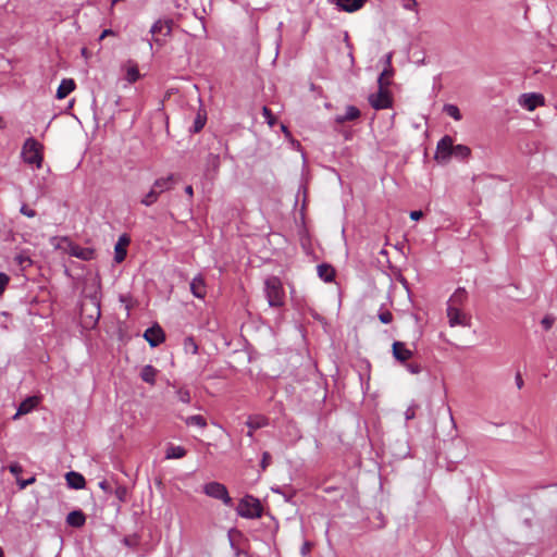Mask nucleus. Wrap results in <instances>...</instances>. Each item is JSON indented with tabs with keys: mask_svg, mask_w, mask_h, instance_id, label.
I'll use <instances>...</instances> for the list:
<instances>
[{
	"mask_svg": "<svg viewBox=\"0 0 557 557\" xmlns=\"http://www.w3.org/2000/svg\"><path fill=\"white\" fill-rule=\"evenodd\" d=\"M264 293L270 307L280 308L284 305L285 293L283 284L277 276H269L264 281Z\"/></svg>",
	"mask_w": 557,
	"mask_h": 557,
	"instance_id": "nucleus-1",
	"label": "nucleus"
},
{
	"mask_svg": "<svg viewBox=\"0 0 557 557\" xmlns=\"http://www.w3.org/2000/svg\"><path fill=\"white\" fill-rule=\"evenodd\" d=\"M21 154L24 162L36 165V169H40L42 162V145L37 139L34 137L27 138L23 145Z\"/></svg>",
	"mask_w": 557,
	"mask_h": 557,
	"instance_id": "nucleus-2",
	"label": "nucleus"
},
{
	"mask_svg": "<svg viewBox=\"0 0 557 557\" xmlns=\"http://www.w3.org/2000/svg\"><path fill=\"white\" fill-rule=\"evenodd\" d=\"M236 511L243 518L258 519L261 518L263 508L258 498L246 495L239 500Z\"/></svg>",
	"mask_w": 557,
	"mask_h": 557,
	"instance_id": "nucleus-3",
	"label": "nucleus"
},
{
	"mask_svg": "<svg viewBox=\"0 0 557 557\" xmlns=\"http://www.w3.org/2000/svg\"><path fill=\"white\" fill-rule=\"evenodd\" d=\"M81 313L86 321V324L89 326L95 325L101 313H100V301L96 295L89 296L86 298L81 306Z\"/></svg>",
	"mask_w": 557,
	"mask_h": 557,
	"instance_id": "nucleus-4",
	"label": "nucleus"
},
{
	"mask_svg": "<svg viewBox=\"0 0 557 557\" xmlns=\"http://www.w3.org/2000/svg\"><path fill=\"white\" fill-rule=\"evenodd\" d=\"M202 492L211 498L221 500L227 507L233 506V499L230 496L226 486L220 482L212 481L205 484Z\"/></svg>",
	"mask_w": 557,
	"mask_h": 557,
	"instance_id": "nucleus-5",
	"label": "nucleus"
},
{
	"mask_svg": "<svg viewBox=\"0 0 557 557\" xmlns=\"http://www.w3.org/2000/svg\"><path fill=\"white\" fill-rule=\"evenodd\" d=\"M173 176H166V177H160L158 178L151 189L149 190V193L141 199V203L149 207L151 205H153L157 200H158V197L165 190H169L172 188V184H173Z\"/></svg>",
	"mask_w": 557,
	"mask_h": 557,
	"instance_id": "nucleus-6",
	"label": "nucleus"
},
{
	"mask_svg": "<svg viewBox=\"0 0 557 557\" xmlns=\"http://www.w3.org/2000/svg\"><path fill=\"white\" fill-rule=\"evenodd\" d=\"M371 107L375 110L387 109L392 107V95L388 87L379 86L375 94H371L368 98Z\"/></svg>",
	"mask_w": 557,
	"mask_h": 557,
	"instance_id": "nucleus-7",
	"label": "nucleus"
},
{
	"mask_svg": "<svg viewBox=\"0 0 557 557\" xmlns=\"http://www.w3.org/2000/svg\"><path fill=\"white\" fill-rule=\"evenodd\" d=\"M454 140L450 136H444L436 146L435 159L438 163H447L453 156Z\"/></svg>",
	"mask_w": 557,
	"mask_h": 557,
	"instance_id": "nucleus-8",
	"label": "nucleus"
},
{
	"mask_svg": "<svg viewBox=\"0 0 557 557\" xmlns=\"http://www.w3.org/2000/svg\"><path fill=\"white\" fill-rule=\"evenodd\" d=\"M64 243H66L64 250L67 255L76 257L84 261H89L94 259L95 249L89 247H81L79 245L69 240L67 238H64Z\"/></svg>",
	"mask_w": 557,
	"mask_h": 557,
	"instance_id": "nucleus-9",
	"label": "nucleus"
},
{
	"mask_svg": "<svg viewBox=\"0 0 557 557\" xmlns=\"http://www.w3.org/2000/svg\"><path fill=\"white\" fill-rule=\"evenodd\" d=\"M447 318L448 323L451 327L454 326H470L471 317L465 313L459 307L447 306Z\"/></svg>",
	"mask_w": 557,
	"mask_h": 557,
	"instance_id": "nucleus-10",
	"label": "nucleus"
},
{
	"mask_svg": "<svg viewBox=\"0 0 557 557\" xmlns=\"http://www.w3.org/2000/svg\"><path fill=\"white\" fill-rule=\"evenodd\" d=\"M144 338L151 347H157L165 339V334L162 327L158 324L148 327L144 333Z\"/></svg>",
	"mask_w": 557,
	"mask_h": 557,
	"instance_id": "nucleus-11",
	"label": "nucleus"
},
{
	"mask_svg": "<svg viewBox=\"0 0 557 557\" xmlns=\"http://www.w3.org/2000/svg\"><path fill=\"white\" fill-rule=\"evenodd\" d=\"M519 103L529 111L535 110L539 106L544 104V97L541 94H523L519 98Z\"/></svg>",
	"mask_w": 557,
	"mask_h": 557,
	"instance_id": "nucleus-12",
	"label": "nucleus"
},
{
	"mask_svg": "<svg viewBox=\"0 0 557 557\" xmlns=\"http://www.w3.org/2000/svg\"><path fill=\"white\" fill-rule=\"evenodd\" d=\"M392 352L393 357L401 363H405L413 356V352L406 347V344L399 341L393 343Z\"/></svg>",
	"mask_w": 557,
	"mask_h": 557,
	"instance_id": "nucleus-13",
	"label": "nucleus"
},
{
	"mask_svg": "<svg viewBox=\"0 0 557 557\" xmlns=\"http://www.w3.org/2000/svg\"><path fill=\"white\" fill-rule=\"evenodd\" d=\"M246 425L249 429L247 436L252 438L253 431L269 425V419L262 414H251L248 417Z\"/></svg>",
	"mask_w": 557,
	"mask_h": 557,
	"instance_id": "nucleus-14",
	"label": "nucleus"
},
{
	"mask_svg": "<svg viewBox=\"0 0 557 557\" xmlns=\"http://www.w3.org/2000/svg\"><path fill=\"white\" fill-rule=\"evenodd\" d=\"M331 3L335 4L339 10L348 13L356 12L360 10L367 0H329Z\"/></svg>",
	"mask_w": 557,
	"mask_h": 557,
	"instance_id": "nucleus-15",
	"label": "nucleus"
},
{
	"mask_svg": "<svg viewBox=\"0 0 557 557\" xmlns=\"http://www.w3.org/2000/svg\"><path fill=\"white\" fill-rule=\"evenodd\" d=\"M172 25H173L172 20H158L152 24V26L150 28V33L154 36L156 35H163L164 37L170 36L172 33Z\"/></svg>",
	"mask_w": 557,
	"mask_h": 557,
	"instance_id": "nucleus-16",
	"label": "nucleus"
},
{
	"mask_svg": "<svg viewBox=\"0 0 557 557\" xmlns=\"http://www.w3.org/2000/svg\"><path fill=\"white\" fill-rule=\"evenodd\" d=\"M66 484L70 488L82 490L86 485L85 478L76 471H70L65 474Z\"/></svg>",
	"mask_w": 557,
	"mask_h": 557,
	"instance_id": "nucleus-17",
	"label": "nucleus"
},
{
	"mask_svg": "<svg viewBox=\"0 0 557 557\" xmlns=\"http://www.w3.org/2000/svg\"><path fill=\"white\" fill-rule=\"evenodd\" d=\"M76 87L74 79L72 78H63L57 89V98L64 99L66 98Z\"/></svg>",
	"mask_w": 557,
	"mask_h": 557,
	"instance_id": "nucleus-18",
	"label": "nucleus"
},
{
	"mask_svg": "<svg viewBox=\"0 0 557 557\" xmlns=\"http://www.w3.org/2000/svg\"><path fill=\"white\" fill-rule=\"evenodd\" d=\"M190 292L197 298H205L207 290L205 280L201 275H198L193 278V281L190 282Z\"/></svg>",
	"mask_w": 557,
	"mask_h": 557,
	"instance_id": "nucleus-19",
	"label": "nucleus"
},
{
	"mask_svg": "<svg viewBox=\"0 0 557 557\" xmlns=\"http://www.w3.org/2000/svg\"><path fill=\"white\" fill-rule=\"evenodd\" d=\"M86 522V516L82 510H73L66 516V523L73 528H82Z\"/></svg>",
	"mask_w": 557,
	"mask_h": 557,
	"instance_id": "nucleus-20",
	"label": "nucleus"
},
{
	"mask_svg": "<svg viewBox=\"0 0 557 557\" xmlns=\"http://www.w3.org/2000/svg\"><path fill=\"white\" fill-rule=\"evenodd\" d=\"M468 298V293L465 288L459 287L450 296L447 306L461 308Z\"/></svg>",
	"mask_w": 557,
	"mask_h": 557,
	"instance_id": "nucleus-21",
	"label": "nucleus"
},
{
	"mask_svg": "<svg viewBox=\"0 0 557 557\" xmlns=\"http://www.w3.org/2000/svg\"><path fill=\"white\" fill-rule=\"evenodd\" d=\"M318 275L326 283L333 282L335 278V269L329 263H321L317 267Z\"/></svg>",
	"mask_w": 557,
	"mask_h": 557,
	"instance_id": "nucleus-22",
	"label": "nucleus"
},
{
	"mask_svg": "<svg viewBox=\"0 0 557 557\" xmlns=\"http://www.w3.org/2000/svg\"><path fill=\"white\" fill-rule=\"evenodd\" d=\"M360 110L355 106H348L346 108V112L343 115H337L335 117V122L338 124H343L348 121H355L360 117Z\"/></svg>",
	"mask_w": 557,
	"mask_h": 557,
	"instance_id": "nucleus-23",
	"label": "nucleus"
},
{
	"mask_svg": "<svg viewBox=\"0 0 557 557\" xmlns=\"http://www.w3.org/2000/svg\"><path fill=\"white\" fill-rule=\"evenodd\" d=\"M37 398L36 397H28L25 400H23L20 406L17 407V411L14 414V419L18 418L20 416L26 414L30 412L36 406H37Z\"/></svg>",
	"mask_w": 557,
	"mask_h": 557,
	"instance_id": "nucleus-24",
	"label": "nucleus"
},
{
	"mask_svg": "<svg viewBox=\"0 0 557 557\" xmlns=\"http://www.w3.org/2000/svg\"><path fill=\"white\" fill-rule=\"evenodd\" d=\"M129 243V239L123 235L119 238V242L116 243L115 245V255H114V260L115 262L120 263L122 262L125 257H126V248L125 246L128 245Z\"/></svg>",
	"mask_w": 557,
	"mask_h": 557,
	"instance_id": "nucleus-25",
	"label": "nucleus"
},
{
	"mask_svg": "<svg viewBox=\"0 0 557 557\" xmlns=\"http://www.w3.org/2000/svg\"><path fill=\"white\" fill-rule=\"evenodd\" d=\"M157 374L158 370L151 364H147L140 371V379L150 385H154Z\"/></svg>",
	"mask_w": 557,
	"mask_h": 557,
	"instance_id": "nucleus-26",
	"label": "nucleus"
},
{
	"mask_svg": "<svg viewBox=\"0 0 557 557\" xmlns=\"http://www.w3.org/2000/svg\"><path fill=\"white\" fill-rule=\"evenodd\" d=\"M207 112L203 109H199L193 123L191 132L199 133L206 125Z\"/></svg>",
	"mask_w": 557,
	"mask_h": 557,
	"instance_id": "nucleus-27",
	"label": "nucleus"
},
{
	"mask_svg": "<svg viewBox=\"0 0 557 557\" xmlns=\"http://www.w3.org/2000/svg\"><path fill=\"white\" fill-rule=\"evenodd\" d=\"M186 449L183 446H174L170 445L166 448L165 458L166 459H180L186 456Z\"/></svg>",
	"mask_w": 557,
	"mask_h": 557,
	"instance_id": "nucleus-28",
	"label": "nucleus"
},
{
	"mask_svg": "<svg viewBox=\"0 0 557 557\" xmlns=\"http://www.w3.org/2000/svg\"><path fill=\"white\" fill-rule=\"evenodd\" d=\"M471 153V150L468 146L465 145H454L453 156L457 160H466Z\"/></svg>",
	"mask_w": 557,
	"mask_h": 557,
	"instance_id": "nucleus-29",
	"label": "nucleus"
},
{
	"mask_svg": "<svg viewBox=\"0 0 557 557\" xmlns=\"http://www.w3.org/2000/svg\"><path fill=\"white\" fill-rule=\"evenodd\" d=\"M220 163L221 158L219 154L209 153L206 160V171L216 172L219 170Z\"/></svg>",
	"mask_w": 557,
	"mask_h": 557,
	"instance_id": "nucleus-30",
	"label": "nucleus"
},
{
	"mask_svg": "<svg viewBox=\"0 0 557 557\" xmlns=\"http://www.w3.org/2000/svg\"><path fill=\"white\" fill-rule=\"evenodd\" d=\"M185 422L187 425H197L202 429L207 426L206 419L200 414L190 416L186 418Z\"/></svg>",
	"mask_w": 557,
	"mask_h": 557,
	"instance_id": "nucleus-31",
	"label": "nucleus"
},
{
	"mask_svg": "<svg viewBox=\"0 0 557 557\" xmlns=\"http://www.w3.org/2000/svg\"><path fill=\"white\" fill-rule=\"evenodd\" d=\"M393 75V69H384L377 78L379 86L388 87L391 82L389 77Z\"/></svg>",
	"mask_w": 557,
	"mask_h": 557,
	"instance_id": "nucleus-32",
	"label": "nucleus"
},
{
	"mask_svg": "<svg viewBox=\"0 0 557 557\" xmlns=\"http://www.w3.org/2000/svg\"><path fill=\"white\" fill-rule=\"evenodd\" d=\"M444 112L451 116L454 120L459 121L461 120V113L457 106L455 104H445L444 106Z\"/></svg>",
	"mask_w": 557,
	"mask_h": 557,
	"instance_id": "nucleus-33",
	"label": "nucleus"
},
{
	"mask_svg": "<svg viewBox=\"0 0 557 557\" xmlns=\"http://www.w3.org/2000/svg\"><path fill=\"white\" fill-rule=\"evenodd\" d=\"M184 349L187 352L196 355L198 352V345L196 344V342L193 337H186L184 339Z\"/></svg>",
	"mask_w": 557,
	"mask_h": 557,
	"instance_id": "nucleus-34",
	"label": "nucleus"
},
{
	"mask_svg": "<svg viewBox=\"0 0 557 557\" xmlns=\"http://www.w3.org/2000/svg\"><path fill=\"white\" fill-rule=\"evenodd\" d=\"M139 78V71L136 64L131 65L126 72V79L129 83H135Z\"/></svg>",
	"mask_w": 557,
	"mask_h": 557,
	"instance_id": "nucleus-35",
	"label": "nucleus"
},
{
	"mask_svg": "<svg viewBox=\"0 0 557 557\" xmlns=\"http://www.w3.org/2000/svg\"><path fill=\"white\" fill-rule=\"evenodd\" d=\"M262 114L264 119L267 120L268 124L272 127L274 126L276 119L273 115L272 111L268 107L262 108Z\"/></svg>",
	"mask_w": 557,
	"mask_h": 557,
	"instance_id": "nucleus-36",
	"label": "nucleus"
},
{
	"mask_svg": "<svg viewBox=\"0 0 557 557\" xmlns=\"http://www.w3.org/2000/svg\"><path fill=\"white\" fill-rule=\"evenodd\" d=\"M377 318L384 324H388L393 321V314L388 310H381L377 314Z\"/></svg>",
	"mask_w": 557,
	"mask_h": 557,
	"instance_id": "nucleus-37",
	"label": "nucleus"
},
{
	"mask_svg": "<svg viewBox=\"0 0 557 557\" xmlns=\"http://www.w3.org/2000/svg\"><path fill=\"white\" fill-rule=\"evenodd\" d=\"M555 323V318L550 314H546L542 320L541 324L544 327L545 331H548L552 329V326Z\"/></svg>",
	"mask_w": 557,
	"mask_h": 557,
	"instance_id": "nucleus-38",
	"label": "nucleus"
},
{
	"mask_svg": "<svg viewBox=\"0 0 557 557\" xmlns=\"http://www.w3.org/2000/svg\"><path fill=\"white\" fill-rule=\"evenodd\" d=\"M114 494L120 502H125L127 496V488L123 485H119L115 488Z\"/></svg>",
	"mask_w": 557,
	"mask_h": 557,
	"instance_id": "nucleus-39",
	"label": "nucleus"
},
{
	"mask_svg": "<svg viewBox=\"0 0 557 557\" xmlns=\"http://www.w3.org/2000/svg\"><path fill=\"white\" fill-rule=\"evenodd\" d=\"M271 461H272V457H271L270 453L264 451L262 454V459L260 462V467H261L262 471H264L270 466Z\"/></svg>",
	"mask_w": 557,
	"mask_h": 557,
	"instance_id": "nucleus-40",
	"label": "nucleus"
},
{
	"mask_svg": "<svg viewBox=\"0 0 557 557\" xmlns=\"http://www.w3.org/2000/svg\"><path fill=\"white\" fill-rule=\"evenodd\" d=\"M177 397L182 403H189L190 401V394L189 391L181 388L177 391Z\"/></svg>",
	"mask_w": 557,
	"mask_h": 557,
	"instance_id": "nucleus-41",
	"label": "nucleus"
},
{
	"mask_svg": "<svg viewBox=\"0 0 557 557\" xmlns=\"http://www.w3.org/2000/svg\"><path fill=\"white\" fill-rule=\"evenodd\" d=\"M10 282V277L9 275H7L5 273H0V295L3 294V292L5 290V287L7 285L9 284Z\"/></svg>",
	"mask_w": 557,
	"mask_h": 557,
	"instance_id": "nucleus-42",
	"label": "nucleus"
},
{
	"mask_svg": "<svg viewBox=\"0 0 557 557\" xmlns=\"http://www.w3.org/2000/svg\"><path fill=\"white\" fill-rule=\"evenodd\" d=\"M9 470L12 474H14L15 476H17L22 471H23V468L22 466L18 463V462H12L10 466H9Z\"/></svg>",
	"mask_w": 557,
	"mask_h": 557,
	"instance_id": "nucleus-43",
	"label": "nucleus"
},
{
	"mask_svg": "<svg viewBox=\"0 0 557 557\" xmlns=\"http://www.w3.org/2000/svg\"><path fill=\"white\" fill-rule=\"evenodd\" d=\"M406 368L412 374H418L422 371V367L419 363H408Z\"/></svg>",
	"mask_w": 557,
	"mask_h": 557,
	"instance_id": "nucleus-44",
	"label": "nucleus"
},
{
	"mask_svg": "<svg viewBox=\"0 0 557 557\" xmlns=\"http://www.w3.org/2000/svg\"><path fill=\"white\" fill-rule=\"evenodd\" d=\"M20 212L28 218H34L36 215V211L33 209H29L26 205H23L21 207Z\"/></svg>",
	"mask_w": 557,
	"mask_h": 557,
	"instance_id": "nucleus-45",
	"label": "nucleus"
},
{
	"mask_svg": "<svg viewBox=\"0 0 557 557\" xmlns=\"http://www.w3.org/2000/svg\"><path fill=\"white\" fill-rule=\"evenodd\" d=\"M417 407H418L417 405H412L407 408V410L405 412L406 420H411L416 417Z\"/></svg>",
	"mask_w": 557,
	"mask_h": 557,
	"instance_id": "nucleus-46",
	"label": "nucleus"
},
{
	"mask_svg": "<svg viewBox=\"0 0 557 557\" xmlns=\"http://www.w3.org/2000/svg\"><path fill=\"white\" fill-rule=\"evenodd\" d=\"M99 487L106 493H111V486L107 480H102L99 482Z\"/></svg>",
	"mask_w": 557,
	"mask_h": 557,
	"instance_id": "nucleus-47",
	"label": "nucleus"
},
{
	"mask_svg": "<svg viewBox=\"0 0 557 557\" xmlns=\"http://www.w3.org/2000/svg\"><path fill=\"white\" fill-rule=\"evenodd\" d=\"M115 35V32L112 30L111 28H108V29H104L100 37H99V40L101 41L102 39H104L106 37H109V36H114Z\"/></svg>",
	"mask_w": 557,
	"mask_h": 557,
	"instance_id": "nucleus-48",
	"label": "nucleus"
},
{
	"mask_svg": "<svg viewBox=\"0 0 557 557\" xmlns=\"http://www.w3.org/2000/svg\"><path fill=\"white\" fill-rule=\"evenodd\" d=\"M231 546H232V548H234V549H235V554H236V556H237V557H239V556H242V555H244L245 557H252V556H250L248 553H246V552H244V550H242V549H239V548L235 547V545H234V543H233L232 541H231Z\"/></svg>",
	"mask_w": 557,
	"mask_h": 557,
	"instance_id": "nucleus-49",
	"label": "nucleus"
},
{
	"mask_svg": "<svg viewBox=\"0 0 557 557\" xmlns=\"http://www.w3.org/2000/svg\"><path fill=\"white\" fill-rule=\"evenodd\" d=\"M422 216H423V212H422L421 210H417V211H411V212H410V218H411L413 221H418V220H420Z\"/></svg>",
	"mask_w": 557,
	"mask_h": 557,
	"instance_id": "nucleus-50",
	"label": "nucleus"
},
{
	"mask_svg": "<svg viewBox=\"0 0 557 557\" xmlns=\"http://www.w3.org/2000/svg\"><path fill=\"white\" fill-rule=\"evenodd\" d=\"M16 260L18 262L20 265H24L25 263L27 264H30L32 263V260L28 258V257H23V256H17L16 257Z\"/></svg>",
	"mask_w": 557,
	"mask_h": 557,
	"instance_id": "nucleus-51",
	"label": "nucleus"
},
{
	"mask_svg": "<svg viewBox=\"0 0 557 557\" xmlns=\"http://www.w3.org/2000/svg\"><path fill=\"white\" fill-rule=\"evenodd\" d=\"M515 381H516V385H517V387H518L519 389H520V388H522V386H523V379H522V376H521V373H520V372H518V373L516 374Z\"/></svg>",
	"mask_w": 557,
	"mask_h": 557,
	"instance_id": "nucleus-52",
	"label": "nucleus"
},
{
	"mask_svg": "<svg viewBox=\"0 0 557 557\" xmlns=\"http://www.w3.org/2000/svg\"><path fill=\"white\" fill-rule=\"evenodd\" d=\"M385 69H392V53H387L385 57Z\"/></svg>",
	"mask_w": 557,
	"mask_h": 557,
	"instance_id": "nucleus-53",
	"label": "nucleus"
},
{
	"mask_svg": "<svg viewBox=\"0 0 557 557\" xmlns=\"http://www.w3.org/2000/svg\"><path fill=\"white\" fill-rule=\"evenodd\" d=\"M185 193H186L189 197H191V196L194 195L193 186H191V185H187V186L185 187Z\"/></svg>",
	"mask_w": 557,
	"mask_h": 557,
	"instance_id": "nucleus-54",
	"label": "nucleus"
},
{
	"mask_svg": "<svg viewBox=\"0 0 557 557\" xmlns=\"http://www.w3.org/2000/svg\"><path fill=\"white\" fill-rule=\"evenodd\" d=\"M377 518L379 520H381V523H380V528L384 527L385 525V521H384V517L382 515V512H377Z\"/></svg>",
	"mask_w": 557,
	"mask_h": 557,
	"instance_id": "nucleus-55",
	"label": "nucleus"
},
{
	"mask_svg": "<svg viewBox=\"0 0 557 557\" xmlns=\"http://www.w3.org/2000/svg\"><path fill=\"white\" fill-rule=\"evenodd\" d=\"M309 548H310V544H309L308 542H306V543L304 544L302 548H301L302 554H304V555H305V554H307V552L309 550Z\"/></svg>",
	"mask_w": 557,
	"mask_h": 557,
	"instance_id": "nucleus-56",
	"label": "nucleus"
},
{
	"mask_svg": "<svg viewBox=\"0 0 557 557\" xmlns=\"http://www.w3.org/2000/svg\"><path fill=\"white\" fill-rule=\"evenodd\" d=\"M17 484L20 485L21 488H25L27 486V484L25 483V480L17 479Z\"/></svg>",
	"mask_w": 557,
	"mask_h": 557,
	"instance_id": "nucleus-57",
	"label": "nucleus"
},
{
	"mask_svg": "<svg viewBox=\"0 0 557 557\" xmlns=\"http://www.w3.org/2000/svg\"><path fill=\"white\" fill-rule=\"evenodd\" d=\"M410 1H411V4H405L406 9H412L413 7L417 5V1L416 0H410Z\"/></svg>",
	"mask_w": 557,
	"mask_h": 557,
	"instance_id": "nucleus-58",
	"label": "nucleus"
},
{
	"mask_svg": "<svg viewBox=\"0 0 557 557\" xmlns=\"http://www.w3.org/2000/svg\"><path fill=\"white\" fill-rule=\"evenodd\" d=\"M35 481H36L35 476H32V478H29V479L25 480V483H26V484H27V486H28V485L33 484Z\"/></svg>",
	"mask_w": 557,
	"mask_h": 557,
	"instance_id": "nucleus-59",
	"label": "nucleus"
},
{
	"mask_svg": "<svg viewBox=\"0 0 557 557\" xmlns=\"http://www.w3.org/2000/svg\"><path fill=\"white\" fill-rule=\"evenodd\" d=\"M274 492L276 493H280V494H283L285 498L289 499V497L287 496V494L283 493L281 488H275L273 490Z\"/></svg>",
	"mask_w": 557,
	"mask_h": 557,
	"instance_id": "nucleus-60",
	"label": "nucleus"
},
{
	"mask_svg": "<svg viewBox=\"0 0 557 557\" xmlns=\"http://www.w3.org/2000/svg\"><path fill=\"white\" fill-rule=\"evenodd\" d=\"M123 543H124L125 545H127V546H131V541L128 540V537H125V539L123 540Z\"/></svg>",
	"mask_w": 557,
	"mask_h": 557,
	"instance_id": "nucleus-61",
	"label": "nucleus"
},
{
	"mask_svg": "<svg viewBox=\"0 0 557 557\" xmlns=\"http://www.w3.org/2000/svg\"><path fill=\"white\" fill-rule=\"evenodd\" d=\"M281 128H282V131H283L285 134H289V133H288V129H287V127H286L285 125H283V124H282Z\"/></svg>",
	"mask_w": 557,
	"mask_h": 557,
	"instance_id": "nucleus-62",
	"label": "nucleus"
},
{
	"mask_svg": "<svg viewBox=\"0 0 557 557\" xmlns=\"http://www.w3.org/2000/svg\"><path fill=\"white\" fill-rule=\"evenodd\" d=\"M154 42H156V44H158V45H162V42H161V40H160V38H159V37H156V38H154Z\"/></svg>",
	"mask_w": 557,
	"mask_h": 557,
	"instance_id": "nucleus-63",
	"label": "nucleus"
},
{
	"mask_svg": "<svg viewBox=\"0 0 557 557\" xmlns=\"http://www.w3.org/2000/svg\"><path fill=\"white\" fill-rule=\"evenodd\" d=\"M431 184H432V180H431V178H429V180H428V185H424V186H423V187H424V189H426V188H428V186H429V185H431Z\"/></svg>",
	"mask_w": 557,
	"mask_h": 557,
	"instance_id": "nucleus-64",
	"label": "nucleus"
}]
</instances>
